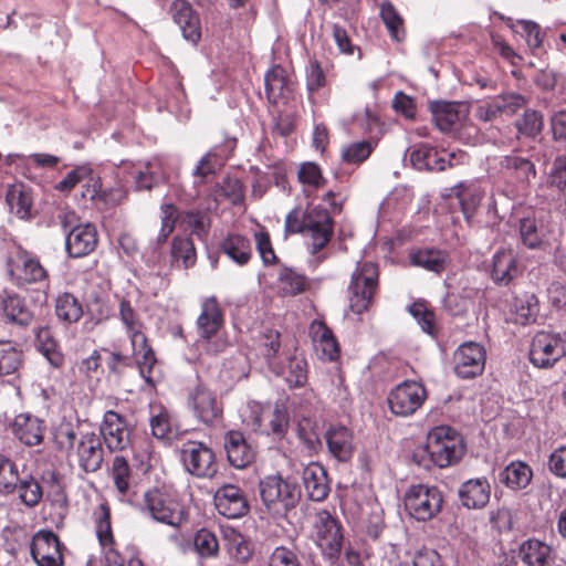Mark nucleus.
<instances>
[{
    "label": "nucleus",
    "mask_w": 566,
    "mask_h": 566,
    "mask_svg": "<svg viewBox=\"0 0 566 566\" xmlns=\"http://www.w3.org/2000/svg\"><path fill=\"white\" fill-rule=\"evenodd\" d=\"M463 453L459 433L450 427L440 426L428 433L426 444L413 452V460L424 468H429L430 463L447 468L458 462Z\"/></svg>",
    "instance_id": "f257e3e1"
},
{
    "label": "nucleus",
    "mask_w": 566,
    "mask_h": 566,
    "mask_svg": "<svg viewBox=\"0 0 566 566\" xmlns=\"http://www.w3.org/2000/svg\"><path fill=\"white\" fill-rule=\"evenodd\" d=\"M118 316L130 338L132 349L136 358L139 374L149 386L154 387V369L157 360L153 349L147 345L144 324L128 300H119Z\"/></svg>",
    "instance_id": "f03ea898"
},
{
    "label": "nucleus",
    "mask_w": 566,
    "mask_h": 566,
    "mask_svg": "<svg viewBox=\"0 0 566 566\" xmlns=\"http://www.w3.org/2000/svg\"><path fill=\"white\" fill-rule=\"evenodd\" d=\"M259 492L269 514L276 517L285 516L301 499L300 489L279 474H271L260 480Z\"/></svg>",
    "instance_id": "7ed1b4c3"
},
{
    "label": "nucleus",
    "mask_w": 566,
    "mask_h": 566,
    "mask_svg": "<svg viewBox=\"0 0 566 566\" xmlns=\"http://www.w3.org/2000/svg\"><path fill=\"white\" fill-rule=\"evenodd\" d=\"M223 326V314L214 296L206 298L201 304V313L197 318V331L200 346L210 354H218L228 346L220 335Z\"/></svg>",
    "instance_id": "20e7f679"
},
{
    "label": "nucleus",
    "mask_w": 566,
    "mask_h": 566,
    "mask_svg": "<svg viewBox=\"0 0 566 566\" xmlns=\"http://www.w3.org/2000/svg\"><path fill=\"white\" fill-rule=\"evenodd\" d=\"M443 495L436 485L413 484L403 496V505L408 515L418 522L434 518L442 510Z\"/></svg>",
    "instance_id": "39448f33"
},
{
    "label": "nucleus",
    "mask_w": 566,
    "mask_h": 566,
    "mask_svg": "<svg viewBox=\"0 0 566 566\" xmlns=\"http://www.w3.org/2000/svg\"><path fill=\"white\" fill-rule=\"evenodd\" d=\"M142 512L174 528L180 527L187 520L184 506L169 493L156 488L144 494Z\"/></svg>",
    "instance_id": "423d86ee"
},
{
    "label": "nucleus",
    "mask_w": 566,
    "mask_h": 566,
    "mask_svg": "<svg viewBox=\"0 0 566 566\" xmlns=\"http://www.w3.org/2000/svg\"><path fill=\"white\" fill-rule=\"evenodd\" d=\"M497 165L505 180L507 192L513 196L525 193L537 176L535 164L515 150L500 157Z\"/></svg>",
    "instance_id": "0eeeda50"
},
{
    "label": "nucleus",
    "mask_w": 566,
    "mask_h": 566,
    "mask_svg": "<svg viewBox=\"0 0 566 566\" xmlns=\"http://www.w3.org/2000/svg\"><path fill=\"white\" fill-rule=\"evenodd\" d=\"M378 285V268L375 263L365 262L358 265L352 275L349 285V305L353 312L361 314L373 300Z\"/></svg>",
    "instance_id": "6e6552de"
},
{
    "label": "nucleus",
    "mask_w": 566,
    "mask_h": 566,
    "mask_svg": "<svg viewBox=\"0 0 566 566\" xmlns=\"http://www.w3.org/2000/svg\"><path fill=\"white\" fill-rule=\"evenodd\" d=\"M76 216L66 212L61 217L62 227L66 233L65 248L70 256L81 258L94 251L97 244V232L90 223L73 226Z\"/></svg>",
    "instance_id": "1a4fd4ad"
},
{
    "label": "nucleus",
    "mask_w": 566,
    "mask_h": 566,
    "mask_svg": "<svg viewBox=\"0 0 566 566\" xmlns=\"http://www.w3.org/2000/svg\"><path fill=\"white\" fill-rule=\"evenodd\" d=\"M180 458L185 470L196 478L211 479L218 472L213 451L202 442H185Z\"/></svg>",
    "instance_id": "9d476101"
},
{
    "label": "nucleus",
    "mask_w": 566,
    "mask_h": 566,
    "mask_svg": "<svg viewBox=\"0 0 566 566\" xmlns=\"http://www.w3.org/2000/svg\"><path fill=\"white\" fill-rule=\"evenodd\" d=\"M427 390L421 382L405 380L388 395V405L392 413L400 417L413 415L424 402Z\"/></svg>",
    "instance_id": "9b49d317"
},
{
    "label": "nucleus",
    "mask_w": 566,
    "mask_h": 566,
    "mask_svg": "<svg viewBox=\"0 0 566 566\" xmlns=\"http://www.w3.org/2000/svg\"><path fill=\"white\" fill-rule=\"evenodd\" d=\"M314 528L323 555L331 560L337 559L344 539L339 522L329 512L321 511L316 514Z\"/></svg>",
    "instance_id": "f8f14e48"
},
{
    "label": "nucleus",
    "mask_w": 566,
    "mask_h": 566,
    "mask_svg": "<svg viewBox=\"0 0 566 566\" xmlns=\"http://www.w3.org/2000/svg\"><path fill=\"white\" fill-rule=\"evenodd\" d=\"M564 357L562 333L538 332L532 340L530 360L538 368H549Z\"/></svg>",
    "instance_id": "ddd939ff"
},
{
    "label": "nucleus",
    "mask_w": 566,
    "mask_h": 566,
    "mask_svg": "<svg viewBox=\"0 0 566 566\" xmlns=\"http://www.w3.org/2000/svg\"><path fill=\"white\" fill-rule=\"evenodd\" d=\"M468 156L460 151L457 153H439L436 148L420 144L413 146L410 153V161L418 170H437L442 171L447 166L463 164Z\"/></svg>",
    "instance_id": "4468645a"
},
{
    "label": "nucleus",
    "mask_w": 566,
    "mask_h": 566,
    "mask_svg": "<svg viewBox=\"0 0 566 566\" xmlns=\"http://www.w3.org/2000/svg\"><path fill=\"white\" fill-rule=\"evenodd\" d=\"M485 348L476 342L461 344L453 355L454 373L462 379L480 376L485 367Z\"/></svg>",
    "instance_id": "2eb2a0df"
},
{
    "label": "nucleus",
    "mask_w": 566,
    "mask_h": 566,
    "mask_svg": "<svg viewBox=\"0 0 566 566\" xmlns=\"http://www.w3.org/2000/svg\"><path fill=\"white\" fill-rule=\"evenodd\" d=\"M99 436L111 452L123 451L130 446V430L124 416L107 410L99 426Z\"/></svg>",
    "instance_id": "dca6fc26"
},
{
    "label": "nucleus",
    "mask_w": 566,
    "mask_h": 566,
    "mask_svg": "<svg viewBox=\"0 0 566 566\" xmlns=\"http://www.w3.org/2000/svg\"><path fill=\"white\" fill-rule=\"evenodd\" d=\"M96 537L105 555V566H124V558L115 548L111 525V510L102 503L93 513Z\"/></svg>",
    "instance_id": "f3484780"
},
{
    "label": "nucleus",
    "mask_w": 566,
    "mask_h": 566,
    "mask_svg": "<svg viewBox=\"0 0 566 566\" xmlns=\"http://www.w3.org/2000/svg\"><path fill=\"white\" fill-rule=\"evenodd\" d=\"M305 232L311 237V252L322 250L331 240L333 219L331 213L321 206L308 208L305 212Z\"/></svg>",
    "instance_id": "a211bd4d"
},
{
    "label": "nucleus",
    "mask_w": 566,
    "mask_h": 566,
    "mask_svg": "<svg viewBox=\"0 0 566 566\" xmlns=\"http://www.w3.org/2000/svg\"><path fill=\"white\" fill-rule=\"evenodd\" d=\"M77 184H81L84 188L82 191L83 198L93 201L97 199L106 201V195L102 190L99 177L94 174L90 166H78L69 171L55 188L60 191H70Z\"/></svg>",
    "instance_id": "6ab92c4d"
},
{
    "label": "nucleus",
    "mask_w": 566,
    "mask_h": 566,
    "mask_svg": "<svg viewBox=\"0 0 566 566\" xmlns=\"http://www.w3.org/2000/svg\"><path fill=\"white\" fill-rule=\"evenodd\" d=\"M8 273L18 286L40 283L46 280L48 272L39 259L28 252H19L8 264Z\"/></svg>",
    "instance_id": "aec40b11"
},
{
    "label": "nucleus",
    "mask_w": 566,
    "mask_h": 566,
    "mask_svg": "<svg viewBox=\"0 0 566 566\" xmlns=\"http://www.w3.org/2000/svg\"><path fill=\"white\" fill-rule=\"evenodd\" d=\"M31 556L38 566H63L61 543L52 531H39L32 538Z\"/></svg>",
    "instance_id": "412c9836"
},
{
    "label": "nucleus",
    "mask_w": 566,
    "mask_h": 566,
    "mask_svg": "<svg viewBox=\"0 0 566 566\" xmlns=\"http://www.w3.org/2000/svg\"><path fill=\"white\" fill-rule=\"evenodd\" d=\"M525 105L524 96L517 93H507L480 103L476 106L475 116L483 122H492L502 115H514Z\"/></svg>",
    "instance_id": "4be33fe9"
},
{
    "label": "nucleus",
    "mask_w": 566,
    "mask_h": 566,
    "mask_svg": "<svg viewBox=\"0 0 566 566\" xmlns=\"http://www.w3.org/2000/svg\"><path fill=\"white\" fill-rule=\"evenodd\" d=\"M189 406L195 416L206 424L214 423L222 415V405L216 394L201 384L190 391Z\"/></svg>",
    "instance_id": "5701e85b"
},
{
    "label": "nucleus",
    "mask_w": 566,
    "mask_h": 566,
    "mask_svg": "<svg viewBox=\"0 0 566 566\" xmlns=\"http://www.w3.org/2000/svg\"><path fill=\"white\" fill-rule=\"evenodd\" d=\"M214 505L218 512L228 518H239L249 511L244 492L237 485L226 484L214 494Z\"/></svg>",
    "instance_id": "b1692460"
},
{
    "label": "nucleus",
    "mask_w": 566,
    "mask_h": 566,
    "mask_svg": "<svg viewBox=\"0 0 566 566\" xmlns=\"http://www.w3.org/2000/svg\"><path fill=\"white\" fill-rule=\"evenodd\" d=\"M12 434L24 446H39L46 430L45 421L29 412H22L14 417L10 424Z\"/></svg>",
    "instance_id": "393cba45"
},
{
    "label": "nucleus",
    "mask_w": 566,
    "mask_h": 566,
    "mask_svg": "<svg viewBox=\"0 0 566 566\" xmlns=\"http://www.w3.org/2000/svg\"><path fill=\"white\" fill-rule=\"evenodd\" d=\"M78 465L85 472L97 471L103 463L104 449L102 438L95 432H85L76 443Z\"/></svg>",
    "instance_id": "a878e982"
},
{
    "label": "nucleus",
    "mask_w": 566,
    "mask_h": 566,
    "mask_svg": "<svg viewBox=\"0 0 566 566\" xmlns=\"http://www.w3.org/2000/svg\"><path fill=\"white\" fill-rule=\"evenodd\" d=\"M170 12L185 40L196 45L201 39L200 21L190 3L187 0H175L171 3Z\"/></svg>",
    "instance_id": "bb28decb"
},
{
    "label": "nucleus",
    "mask_w": 566,
    "mask_h": 566,
    "mask_svg": "<svg viewBox=\"0 0 566 566\" xmlns=\"http://www.w3.org/2000/svg\"><path fill=\"white\" fill-rule=\"evenodd\" d=\"M458 494L464 507L478 510L489 503L491 486L485 478L471 479L461 484Z\"/></svg>",
    "instance_id": "cd10ccee"
},
{
    "label": "nucleus",
    "mask_w": 566,
    "mask_h": 566,
    "mask_svg": "<svg viewBox=\"0 0 566 566\" xmlns=\"http://www.w3.org/2000/svg\"><path fill=\"white\" fill-rule=\"evenodd\" d=\"M468 108L464 104L454 102H437L432 104V115L437 127L441 132L455 129L467 117Z\"/></svg>",
    "instance_id": "c85d7f7f"
},
{
    "label": "nucleus",
    "mask_w": 566,
    "mask_h": 566,
    "mask_svg": "<svg viewBox=\"0 0 566 566\" xmlns=\"http://www.w3.org/2000/svg\"><path fill=\"white\" fill-rule=\"evenodd\" d=\"M224 450L229 463L237 469L245 468L254 458L253 450L240 431L231 430L227 432L224 436Z\"/></svg>",
    "instance_id": "c756f323"
},
{
    "label": "nucleus",
    "mask_w": 566,
    "mask_h": 566,
    "mask_svg": "<svg viewBox=\"0 0 566 566\" xmlns=\"http://www.w3.org/2000/svg\"><path fill=\"white\" fill-rule=\"evenodd\" d=\"M303 484L307 496L315 502L325 500L329 492L327 475L324 468L311 463L303 470Z\"/></svg>",
    "instance_id": "7c9ffc66"
},
{
    "label": "nucleus",
    "mask_w": 566,
    "mask_h": 566,
    "mask_svg": "<svg viewBox=\"0 0 566 566\" xmlns=\"http://www.w3.org/2000/svg\"><path fill=\"white\" fill-rule=\"evenodd\" d=\"M329 453L340 462H346L353 454L352 432L343 426L332 427L325 433Z\"/></svg>",
    "instance_id": "2f4dec72"
},
{
    "label": "nucleus",
    "mask_w": 566,
    "mask_h": 566,
    "mask_svg": "<svg viewBox=\"0 0 566 566\" xmlns=\"http://www.w3.org/2000/svg\"><path fill=\"white\" fill-rule=\"evenodd\" d=\"M310 335L312 337L316 352H321L324 359L334 360L338 357V344L332 331L321 321L312 322L310 326Z\"/></svg>",
    "instance_id": "473e14b6"
},
{
    "label": "nucleus",
    "mask_w": 566,
    "mask_h": 566,
    "mask_svg": "<svg viewBox=\"0 0 566 566\" xmlns=\"http://www.w3.org/2000/svg\"><path fill=\"white\" fill-rule=\"evenodd\" d=\"M518 274L517 259L513 250H500L493 256L492 279L507 285Z\"/></svg>",
    "instance_id": "72a5a7b5"
},
{
    "label": "nucleus",
    "mask_w": 566,
    "mask_h": 566,
    "mask_svg": "<svg viewBox=\"0 0 566 566\" xmlns=\"http://www.w3.org/2000/svg\"><path fill=\"white\" fill-rule=\"evenodd\" d=\"M532 478L533 470L523 461H512L499 474L500 481L513 491L524 490Z\"/></svg>",
    "instance_id": "f704fd0d"
},
{
    "label": "nucleus",
    "mask_w": 566,
    "mask_h": 566,
    "mask_svg": "<svg viewBox=\"0 0 566 566\" xmlns=\"http://www.w3.org/2000/svg\"><path fill=\"white\" fill-rule=\"evenodd\" d=\"M221 251L238 265H244L252 255L251 242L241 234H228L220 243Z\"/></svg>",
    "instance_id": "c9c22d12"
},
{
    "label": "nucleus",
    "mask_w": 566,
    "mask_h": 566,
    "mask_svg": "<svg viewBox=\"0 0 566 566\" xmlns=\"http://www.w3.org/2000/svg\"><path fill=\"white\" fill-rule=\"evenodd\" d=\"M520 557L527 566H548L552 547L538 539H527L520 546Z\"/></svg>",
    "instance_id": "e433bc0d"
},
{
    "label": "nucleus",
    "mask_w": 566,
    "mask_h": 566,
    "mask_svg": "<svg viewBox=\"0 0 566 566\" xmlns=\"http://www.w3.org/2000/svg\"><path fill=\"white\" fill-rule=\"evenodd\" d=\"M2 310L9 322L20 326H28L33 321V313L24 298L13 294L2 300Z\"/></svg>",
    "instance_id": "4c0bfd02"
},
{
    "label": "nucleus",
    "mask_w": 566,
    "mask_h": 566,
    "mask_svg": "<svg viewBox=\"0 0 566 566\" xmlns=\"http://www.w3.org/2000/svg\"><path fill=\"white\" fill-rule=\"evenodd\" d=\"M55 315L62 323H76L83 316L82 304L73 294L62 293L55 300Z\"/></svg>",
    "instance_id": "58836bf2"
},
{
    "label": "nucleus",
    "mask_w": 566,
    "mask_h": 566,
    "mask_svg": "<svg viewBox=\"0 0 566 566\" xmlns=\"http://www.w3.org/2000/svg\"><path fill=\"white\" fill-rule=\"evenodd\" d=\"M22 363V350L12 342L0 340V377L15 375Z\"/></svg>",
    "instance_id": "ea45409f"
},
{
    "label": "nucleus",
    "mask_w": 566,
    "mask_h": 566,
    "mask_svg": "<svg viewBox=\"0 0 566 566\" xmlns=\"http://www.w3.org/2000/svg\"><path fill=\"white\" fill-rule=\"evenodd\" d=\"M410 261L416 266L440 273L446 269L448 255L441 250L421 249L410 254Z\"/></svg>",
    "instance_id": "a19ab883"
},
{
    "label": "nucleus",
    "mask_w": 566,
    "mask_h": 566,
    "mask_svg": "<svg viewBox=\"0 0 566 566\" xmlns=\"http://www.w3.org/2000/svg\"><path fill=\"white\" fill-rule=\"evenodd\" d=\"M307 279L304 274L291 268H283L277 275V289L281 294L294 296L304 292Z\"/></svg>",
    "instance_id": "79ce46f5"
},
{
    "label": "nucleus",
    "mask_w": 566,
    "mask_h": 566,
    "mask_svg": "<svg viewBox=\"0 0 566 566\" xmlns=\"http://www.w3.org/2000/svg\"><path fill=\"white\" fill-rule=\"evenodd\" d=\"M171 259L178 268H191L197 260L192 240L187 237H175L171 245Z\"/></svg>",
    "instance_id": "37998d69"
},
{
    "label": "nucleus",
    "mask_w": 566,
    "mask_h": 566,
    "mask_svg": "<svg viewBox=\"0 0 566 566\" xmlns=\"http://www.w3.org/2000/svg\"><path fill=\"white\" fill-rule=\"evenodd\" d=\"M39 350L46 358L51 366L59 368L64 363V356L60 350L57 342L51 336L50 329L40 327L36 332Z\"/></svg>",
    "instance_id": "c03bdc74"
},
{
    "label": "nucleus",
    "mask_w": 566,
    "mask_h": 566,
    "mask_svg": "<svg viewBox=\"0 0 566 566\" xmlns=\"http://www.w3.org/2000/svg\"><path fill=\"white\" fill-rule=\"evenodd\" d=\"M20 472L18 464L9 457L0 453V494L10 495L18 489Z\"/></svg>",
    "instance_id": "a18cd8bd"
},
{
    "label": "nucleus",
    "mask_w": 566,
    "mask_h": 566,
    "mask_svg": "<svg viewBox=\"0 0 566 566\" xmlns=\"http://www.w3.org/2000/svg\"><path fill=\"white\" fill-rule=\"evenodd\" d=\"M289 426V415L283 406L276 405L272 410H268L264 427L259 432L281 439L285 436Z\"/></svg>",
    "instance_id": "49530a36"
},
{
    "label": "nucleus",
    "mask_w": 566,
    "mask_h": 566,
    "mask_svg": "<svg viewBox=\"0 0 566 566\" xmlns=\"http://www.w3.org/2000/svg\"><path fill=\"white\" fill-rule=\"evenodd\" d=\"M123 169L134 179L137 190H150L157 182L158 177L155 171V163H148L145 166L125 164L123 165Z\"/></svg>",
    "instance_id": "de8ad7c7"
},
{
    "label": "nucleus",
    "mask_w": 566,
    "mask_h": 566,
    "mask_svg": "<svg viewBox=\"0 0 566 566\" xmlns=\"http://www.w3.org/2000/svg\"><path fill=\"white\" fill-rule=\"evenodd\" d=\"M520 238L525 247L530 249L539 248L544 239L543 224L535 218H523L520 221Z\"/></svg>",
    "instance_id": "09e8293b"
},
{
    "label": "nucleus",
    "mask_w": 566,
    "mask_h": 566,
    "mask_svg": "<svg viewBox=\"0 0 566 566\" xmlns=\"http://www.w3.org/2000/svg\"><path fill=\"white\" fill-rule=\"evenodd\" d=\"M380 17L390 36L397 42L401 41L405 36L403 20L391 2L380 4Z\"/></svg>",
    "instance_id": "8fccbe9b"
},
{
    "label": "nucleus",
    "mask_w": 566,
    "mask_h": 566,
    "mask_svg": "<svg viewBox=\"0 0 566 566\" xmlns=\"http://www.w3.org/2000/svg\"><path fill=\"white\" fill-rule=\"evenodd\" d=\"M17 491L21 502L29 507L36 506L43 495L41 485L31 474L20 476Z\"/></svg>",
    "instance_id": "3c124183"
},
{
    "label": "nucleus",
    "mask_w": 566,
    "mask_h": 566,
    "mask_svg": "<svg viewBox=\"0 0 566 566\" xmlns=\"http://www.w3.org/2000/svg\"><path fill=\"white\" fill-rule=\"evenodd\" d=\"M512 310L516 315L515 321L520 324H526L534 319L538 312L537 300L534 294L516 296Z\"/></svg>",
    "instance_id": "603ef678"
},
{
    "label": "nucleus",
    "mask_w": 566,
    "mask_h": 566,
    "mask_svg": "<svg viewBox=\"0 0 566 566\" xmlns=\"http://www.w3.org/2000/svg\"><path fill=\"white\" fill-rule=\"evenodd\" d=\"M6 201L11 211L19 218L24 219L29 216L32 206V199L28 191L18 187H12L8 190Z\"/></svg>",
    "instance_id": "864d4df0"
},
{
    "label": "nucleus",
    "mask_w": 566,
    "mask_h": 566,
    "mask_svg": "<svg viewBox=\"0 0 566 566\" xmlns=\"http://www.w3.org/2000/svg\"><path fill=\"white\" fill-rule=\"evenodd\" d=\"M269 408L258 401H249L241 411L242 421L253 431L259 432L264 427V420Z\"/></svg>",
    "instance_id": "5fc2aeb1"
},
{
    "label": "nucleus",
    "mask_w": 566,
    "mask_h": 566,
    "mask_svg": "<svg viewBox=\"0 0 566 566\" xmlns=\"http://www.w3.org/2000/svg\"><path fill=\"white\" fill-rule=\"evenodd\" d=\"M265 92L269 101L275 102L283 95L286 87L284 70L280 66L272 67L264 76Z\"/></svg>",
    "instance_id": "6e6d98bb"
},
{
    "label": "nucleus",
    "mask_w": 566,
    "mask_h": 566,
    "mask_svg": "<svg viewBox=\"0 0 566 566\" xmlns=\"http://www.w3.org/2000/svg\"><path fill=\"white\" fill-rule=\"evenodd\" d=\"M112 476L114 484L122 495H126L129 490L130 469L124 457H115L112 465Z\"/></svg>",
    "instance_id": "4d7b16f0"
},
{
    "label": "nucleus",
    "mask_w": 566,
    "mask_h": 566,
    "mask_svg": "<svg viewBox=\"0 0 566 566\" xmlns=\"http://www.w3.org/2000/svg\"><path fill=\"white\" fill-rule=\"evenodd\" d=\"M373 149V143L367 140L352 143L342 149V158L347 164L358 165L370 156Z\"/></svg>",
    "instance_id": "13d9d810"
},
{
    "label": "nucleus",
    "mask_w": 566,
    "mask_h": 566,
    "mask_svg": "<svg viewBox=\"0 0 566 566\" xmlns=\"http://www.w3.org/2000/svg\"><path fill=\"white\" fill-rule=\"evenodd\" d=\"M297 178L302 185L314 190L323 187L325 184L319 166L312 161L303 163L300 166Z\"/></svg>",
    "instance_id": "bf43d9fd"
},
{
    "label": "nucleus",
    "mask_w": 566,
    "mask_h": 566,
    "mask_svg": "<svg viewBox=\"0 0 566 566\" xmlns=\"http://www.w3.org/2000/svg\"><path fill=\"white\" fill-rule=\"evenodd\" d=\"M306 361L303 358L293 357L289 360L284 377L290 387H302L307 380Z\"/></svg>",
    "instance_id": "052dcab7"
},
{
    "label": "nucleus",
    "mask_w": 566,
    "mask_h": 566,
    "mask_svg": "<svg viewBox=\"0 0 566 566\" xmlns=\"http://www.w3.org/2000/svg\"><path fill=\"white\" fill-rule=\"evenodd\" d=\"M151 433L157 439H170L172 434V426L169 412L160 408L159 412L150 418Z\"/></svg>",
    "instance_id": "680f3d73"
},
{
    "label": "nucleus",
    "mask_w": 566,
    "mask_h": 566,
    "mask_svg": "<svg viewBox=\"0 0 566 566\" xmlns=\"http://www.w3.org/2000/svg\"><path fill=\"white\" fill-rule=\"evenodd\" d=\"M521 31L520 33L524 36L525 42L532 52H536L542 49L543 44V34L541 31V27L533 21H521L520 22Z\"/></svg>",
    "instance_id": "e2e57ef3"
},
{
    "label": "nucleus",
    "mask_w": 566,
    "mask_h": 566,
    "mask_svg": "<svg viewBox=\"0 0 566 566\" xmlns=\"http://www.w3.org/2000/svg\"><path fill=\"white\" fill-rule=\"evenodd\" d=\"M547 182L558 190L566 188V151L555 157L551 171L548 174Z\"/></svg>",
    "instance_id": "0e129e2a"
},
{
    "label": "nucleus",
    "mask_w": 566,
    "mask_h": 566,
    "mask_svg": "<svg viewBox=\"0 0 566 566\" xmlns=\"http://www.w3.org/2000/svg\"><path fill=\"white\" fill-rule=\"evenodd\" d=\"M409 313L420 325L421 329L430 335L434 333V315L423 303L416 302L409 306Z\"/></svg>",
    "instance_id": "69168bd1"
},
{
    "label": "nucleus",
    "mask_w": 566,
    "mask_h": 566,
    "mask_svg": "<svg viewBox=\"0 0 566 566\" xmlns=\"http://www.w3.org/2000/svg\"><path fill=\"white\" fill-rule=\"evenodd\" d=\"M268 566H301L297 555L285 546L273 549L268 559Z\"/></svg>",
    "instance_id": "338daca9"
},
{
    "label": "nucleus",
    "mask_w": 566,
    "mask_h": 566,
    "mask_svg": "<svg viewBox=\"0 0 566 566\" xmlns=\"http://www.w3.org/2000/svg\"><path fill=\"white\" fill-rule=\"evenodd\" d=\"M548 470L558 478H566V444L559 446L551 453Z\"/></svg>",
    "instance_id": "774afa93"
}]
</instances>
